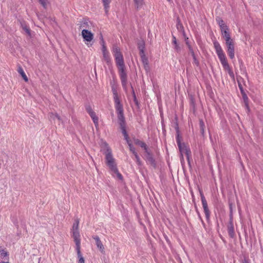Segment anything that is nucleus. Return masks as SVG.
<instances>
[{"mask_svg":"<svg viewBox=\"0 0 263 263\" xmlns=\"http://www.w3.org/2000/svg\"><path fill=\"white\" fill-rule=\"evenodd\" d=\"M0 263H9L8 262H4V261H2V262H0Z\"/></svg>","mask_w":263,"mask_h":263,"instance_id":"22","label":"nucleus"},{"mask_svg":"<svg viewBox=\"0 0 263 263\" xmlns=\"http://www.w3.org/2000/svg\"><path fill=\"white\" fill-rule=\"evenodd\" d=\"M81 35L86 42L87 45H89L93 41L94 34L91 31L87 29H83L81 32Z\"/></svg>","mask_w":263,"mask_h":263,"instance_id":"6","label":"nucleus"},{"mask_svg":"<svg viewBox=\"0 0 263 263\" xmlns=\"http://www.w3.org/2000/svg\"><path fill=\"white\" fill-rule=\"evenodd\" d=\"M135 143L139 145L143 149L144 152L143 154L144 155V156L146 157L147 159H151L150 152L147 149L146 145L145 143H143L142 142H141L138 140H135Z\"/></svg>","mask_w":263,"mask_h":263,"instance_id":"9","label":"nucleus"},{"mask_svg":"<svg viewBox=\"0 0 263 263\" xmlns=\"http://www.w3.org/2000/svg\"><path fill=\"white\" fill-rule=\"evenodd\" d=\"M40 4L45 9H47L50 6L49 0H38Z\"/></svg>","mask_w":263,"mask_h":263,"instance_id":"11","label":"nucleus"},{"mask_svg":"<svg viewBox=\"0 0 263 263\" xmlns=\"http://www.w3.org/2000/svg\"><path fill=\"white\" fill-rule=\"evenodd\" d=\"M7 255V252L5 249L0 246V258H3Z\"/></svg>","mask_w":263,"mask_h":263,"instance_id":"13","label":"nucleus"},{"mask_svg":"<svg viewBox=\"0 0 263 263\" xmlns=\"http://www.w3.org/2000/svg\"><path fill=\"white\" fill-rule=\"evenodd\" d=\"M102 147L104 148L105 155L106 164L109 168L116 174L117 177L119 179H121L122 176L118 171L115 159L111 155V151L109 149L108 144L105 142L103 143L102 144Z\"/></svg>","mask_w":263,"mask_h":263,"instance_id":"3","label":"nucleus"},{"mask_svg":"<svg viewBox=\"0 0 263 263\" xmlns=\"http://www.w3.org/2000/svg\"><path fill=\"white\" fill-rule=\"evenodd\" d=\"M87 110L89 111V113L90 114V115L91 116V117L95 119V114L94 112H93L91 110L90 108H87Z\"/></svg>","mask_w":263,"mask_h":263,"instance_id":"18","label":"nucleus"},{"mask_svg":"<svg viewBox=\"0 0 263 263\" xmlns=\"http://www.w3.org/2000/svg\"><path fill=\"white\" fill-rule=\"evenodd\" d=\"M136 6L137 8L140 7L143 4V0H135Z\"/></svg>","mask_w":263,"mask_h":263,"instance_id":"16","label":"nucleus"},{"mask_svg":"<svg viewBox=\"0 0 263 263\" xmlns=\"http://www.w3.org/2000/svg\"><path fill=\"white\" fill-rule=\"evenodd\" d=\"M95 239L96 241V245H97L98 248L99 249L100 251H101V252L102 253H104V248L99 238L98 237H96Z\"/></svg>","mask_w":263,"mask_h":263,"instance_id":"10","label":"nucleus"},{"mask_svg":"<svg viewBox=\"0 0 263 263\" xmlns=\"http://www.w3.org/2000/svg\"><path fill=\"white\" fill-rule=\"evenodd\" d=\"M79 221L78 219L75 220L71 229L72 237L74 239L76 244V250L77 253L78 258V263H85V260L81 253V239L79 231Z\"/></svg>","mask_w":263,"mask_h":263,"instance_id":"1","label":"nucleus"},{"mask_svg":"<svg viewBox=\"0 0 263 263\" xmlns=\"http://www.w3.org/2000/svg\"><path fill=\"white\" fill-rule=\"evenodd\" d=\"M18 72L20 74V75L22 76V78L25 82H28V79L27 77L26 74H25V72L24 71L23 68L22 67H19L17 70Z\"/></svg>","mask_w":263,"mask_h":263,"instance_id":"12","label":"nucleus"},{"mask_svg":"<svg viewBox=\"0 0 263 263\" xmlns=\"http://www.w3.org/2000/svg\"><path fill=\"white\" fill-rule=\"evenodd\" d=\"M24 30L28 34H30V30L28 28H27V27L24 28Z\"/></svg>","mask_w":263,"mask_h":263,"instance_id":"20","label":"nucleus"},{"mask_svg":"<svg viewBox=\"0 0 263 263\" xmlns=\"http://www.w3.org/2000/svg\"><path fill=\"white\" fill-rule=\"evenodd\" d=\"M202 202L203 207L204 210V212L207 213L208 212V208H207V204H206L205 199L203 197H202Z\"/></svg>","mask_w":263,"mask_h":263,"instance_id":"15","label":"nucleus"},{"mask_svg":"<svg viewBox=\"0 0 263 263\" xmlns=\"http://www.w3.org/2000/svg\"><path fill=\"white\" fill-rule=\"evenodd\" d=\"M214 47L218 55V58L224 70L227 71L229 75L233 79L234 75L227 59L226 56L218 43H214Z\"/></svg>","mask_w":263,"mask_h":263,"instance_id":"4","label":"nucleus"},{"mask_svg":"<svg viewBox=\"0 0 263 263\" xmlns=\"http://www.w3.org/2000/svg\"><path fill=\"white\" fill-rule=\"evenodd\" d=\"M209 216H210V215H208V214L205 215V217H206V219H208L209 218Z\"/></svg>","mask_w":263,"mask_h":263,"instance_id":"21","label":"nucleus"},{"mask_svg":"<svg viewBox=\"0 0 263 263\" xmlns=\"http://www.w3.org/2000/svg\"><path fill=\"white\" fill-rule=\"evenodd\" d=\"M173 43H174V44L175 45V49L178 51L179 49V45L178 44L176 39L175 37H173Z\"/></svg>","mask_w":263,"mask_h":263,"instance_id":"17","label":"nucleus"},{"mask_svg":"<svg viewBox=\"0 0 263 263\" xmlns=\"http://www.w3.org/2000/svg\"><path fill=\"white\" fill-rule=\"evenodd\" d=\"M115 52L116 62L118 66L119 69L120 70L123 72L124 66L122 55L118 49H116Z\"/></svg>","mask_w":263,"mask_h":263,"instance_id":"8","label":"nucleus"},{"mask_svg":"<svg viewBox=\"0 0 263 263\" xmlns=\"http://www.w3.org/2000/svg\"><path fill=\"white\" fill-rule=\"evenodd\" d=\"M117 108V111H118V119L120 121V124L121 125V126L122 128V133L124 135V138L126 140L129 146L131 147L130 141L129 140L128 135H127L125 129L123 127V116L122 110L119 104H118Z\"/></svg>","mask_w":263,"mask_h":263,"instance_id":"5","label":"nucleus"},{"mask_svg":"<svg viewBox=\"0 0 263 263\" xmlns=\"http://www.w3.org/2000/svg\"><path fill=\"white\" fill-rule=\"evenodd\" d=\"M102 1L103 2L105 7H108V6L110 3V0H102Z\"/></svg>","mask_w":263,"mask_h":263,"instance_id":"19","label":"nucleus"},{"mask_svg":"<svg viewBox=\"0 0 263 263\" xmlns=\"http://www.w3.org/2000/svg\"><path fill=\"white\" fill-rule=\"evenodd\" d=\"M177 142L181 157H182L183 155L184 154L186 156L187 158H189V156L190 154V151L188 148L187 144L184 142H182L179 138L178 139Z\"/></svg>","mask_w":263,"mask_h":263,"instance_id":"7","label":"nucleus"},{"mask_svg":"<svg viewBox=\"0 0 263 263\" xmlns=\"http://www.w3.org/2000/svg\"><path fill=\"white\" fill-rule=\"evenodd\" d=\"M221 33L223 37L226 41L227 47V51L230 59L234 58L235 49L234 43L233 40L231 38L229 33L228 32V28L224 24L220 25Z\"/></svg>","mask_w":263,"mask_h":263,"instance_id":"2","label":"nucleus"},{"mask_svg":"<svg viewBox=\"0 0 263 263\" xmlns=\"http://www.w3.org/2000/svg\"><path fill=\"white\" fill-rule=\"evenodd\" d=\"M228 233L229 235L231 237H233L235 235L234 227L233 226H231L228 228Z\"/></svg>","mask_w":263,"mask_h":263,"instance_id":"14","label":"nucleus"}]
</instances>
